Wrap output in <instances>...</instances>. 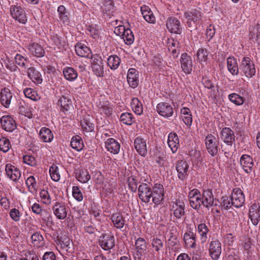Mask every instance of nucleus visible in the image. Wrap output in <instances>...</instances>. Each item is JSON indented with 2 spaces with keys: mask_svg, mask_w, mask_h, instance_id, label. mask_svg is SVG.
<instances>
[{
  "mask_svg": "<svg viewBox=\"0 0 260 260\" xmlns=\"http://www.w3.org/2000/svg\"><path fill=\"white\" fill-rule=\"evenodd\" d=\"M205 143L208 152L212 156H215L218 151V139L211 134H208L206 137Z\"/></svg>",
  "mask_w": 260,
  "mask_h": 260,
  "instance_id": "1",
  "label": "nucleus"
},
{
  "mask_svg": "<svg viewBox=\"0 0 260 260\" xmlns=\"http://www.w3.org/2000/svg\"><path fill=\"white\" fill-rule=\"evenodd\" d=\"M239 68L241 72L247 77H252L255 74L254 64L248 57L243 58Z\"/></svg>",
  "mask_w": 260,
  "mask_h": 260,
  "instance_id": "2",
  "label": "nucleus"
},
{
  "mask_svg": "<svg viewBox=\"0 0 260 260\" xmlns=\"http://www.w3.org/2000/svg\"><path fill=\"white\" fill-rule=\"evenodd\" d=\"M152 190L150 184L144 183L141 184L138 188L140 199L145 203H149L151 199Z\"/></svg>",
  "mask_w": 260,
  "mask_h": 260,
  "instance_id": "3",
  "label": "nucleus"
},
{
  "mask_svg": "<svg viewBox=\"0 0 260 260\" xmlns=\"http://www.w3.org/2000/svg\"><path fill=\"white\" fill-rule=\"evenodd\" d=\"M231 204L236 208L241 207L245 203V196L242 190L235 188L233 190L231 197Z\"/></svg>",
  "mask_w": 260,
  "mask_h": 260,
  "instance_id": "4",
  "label": "nucleus"
},
{
  "mask_svg": "<svg viewBox=\"0 0 260 260\" xmlns=\"http://www.w3.org/2000/svg\"><path fill=\"white\" fill-rule=\"evenodd\" d=\"M10 14L12 17L19 22L25 24L27 21L23 8L18 5H12L10 7Z\"/></svg>",
  "mask_w": 260,
  "mask_h": 260,
  "instance_id": "5",
  "label": "nucleus"
},
{
  "mask_svg": "<svg viewBox=\"0 0 260 260\" xmlns=\"http://www.w3.org/2000/svg\"><path fill=\"white\" fill-rule=\"evenodd\" d=\"M99 244L104 250H110L115 246V239L111 234H102L99 240Z\"/></svg>",
  "mask_w": 260,
  "mask_h": 260,
  "instance_id": "6",
  "label": "nucleus"
},
{
  "mask_svg": "<svg viewBox=\"0 0 260 260\" xmlns=\"http://www.w3.org/2000/svg\"><path fill=\"white\" fill-rule=\"evenodd\" d=\"M156 110L160 116L166 118L172 116L174 114L173 107L166 102L159 103L156 106Z\"/></svg>",
  "mask_w": 260,
  "mask_h": 260,
  "instance_id": "7",
  "label": "nucleus"
},
{
  "mask_svg": "<svg viewBox=\"0 0 260 260\" xmlns=\"http://www.w3.org/2000/svg\"><path fill=\"white\" fill-rule=\"evenodd\" d=\"M151 198L155 205L160 204L164 200V188L160 184H155L152 187Z\"/></svg>",
  "mask_w": 260,
  "mask_h": 260,
  "instance_id": "8",
  "label": "nucleus"
},
{
  "mask_svg": "<svg viewBox=\"0 0 260 260\" xmlns=\"http://www.w3.org/2000/svg\"><path fill=\"white\" fill-rule=\"evenodd\" d=\"M209 253L213 260H218L221 253V244L218 240H212L209 243Z\"/></svg>",
  "mask_w": 260,
  "mask_h": 260,
  "instance_id": "9",
  "label": "nucleus"
},
{
  "mask_svg": "<svg viewBox=\"0 0 260 260\" xmlns=\"http://www.w3.org/2000/svg\"><path fill=\"white\" fill-rule=\"evenodd\" d=\"M188 168L189 165L186 160L181 159L176 161V170L180 180L184 181L187 178Z\"/></svg>",
  "mask_w": 260,
  "mask_h": 260,
  "instance_id": "10",
  "label": "nucleus"
},
{
  "mask_svg": "<svg viewBox=\"0 0 260 260\" xmlns=\"http://www.w3.org/2000/svg\"><path fill=\"white\" fill-rule=\"evenodd\" d=\"M184 17L187 19V24L191 27L193 24L199 21L202 19L201 12L197 9H190L184 13Z\"/></svg>",
  "mask_w": 260,
  "mask_h": 260,
  "instance_id": "11",
  "label": "nucleus"
},
{
  "mask_svg": "<svg viewBox=\"0 0 260 260\" xmlns=\"http://www.w3.org/2000/svg\"><path fill=\"white\" fill-rule=\"evenodd\" d=\"M52 209L57 219L63 220L67 217V210L64 203L56 202L52 206Z\"/></svg>",
  "mask_w": 260,
  "mask_h": 260,
  "instance_id": "12",
  "label": "nucleus"
},
{
  "mask_svg": "<svg viewBox=\"0 0 260 260\" xmlns=\"http://www.w3.org/2000/svg\"><path fill=\"white\" fill-rule=\"evenodd\" d=\"M201 198L202 205L207 208L217 205L218 200L214 198L213 193L210 190H204Z\"/></svg>",
  "mask_w": 260,
  "mask_h": 260,
  "instance_id": "13",
  "label": "nucleus"
},
{
  "mask_svg": "<svg viewBox=\"0 0 260 260\" xmlns=\"http://www.w3.org/2000/svg\"><path fill=\"white\" fill-rule=\"evenodd\" d=\"M248 217L251 223L254 226H256L260 220V205L259 204H253L249 208Z\"/></svg>",
  "mask_w": 260,
  "mask_h": 260,
  "instance_id": "14",
  "label": "nucleus"
},
{
  "mask_svg": "<svg viewBox=\"0 0 260 260\" xmlns=\"http://www.w3.org/2000/svg\"><path fill=\"white\" fill-rule=\"evenodd\" d=\"M221 139L227 145L232 146L235 141V136L233 130L230 128L225 127L220 132Z\"/></svg>",
  "mask_w": 260,
  "mask_h": 260,
  "instance_id": "15",
  "label": "nucleus"
},
{
  "mask_svg": "<svg viewBox=\"0 0 260 260\" xmlns=\"http://www.w3.org/2000/svg\"><path fill=\"white\" fill-rule=\"evenodd\" d=\"M166 26L171 32L180 34L182 31V27L180 22L175 17H170L166 22Z\"/></svg>",
  "mask_w": 260,
  "mask_h": 260,
  "instance_id": "16",
  "label": "nucleus"
},
{
  "mask_svg": "<svg viewBox=\"0 0 260 260\" xmlns=\"http://www.w3.org/2000/svg\"><path fill=\"white\" fill-rule=\"evenodd\" d=\"M3 128L7 132H11L16 128L15 121L10 115H4L1 118Z\"/></svg>",
  "mask_w": 260,
  "mask_h": 260,
  "instance_id": "17",
  "label": "nucleus"
},
{
  "mask_svg": "<svg viewBox=\"0 0 260 260\" xmlns=\"http://www.w3.org/2000/svg\"><path fill=\"white\" fill-rule=\"evenodd\" d=\"M180 63L181 68L185 74L191 73L192 70V61L189 55L186 53H183L181 56Z\"/></svg>",
  "mask_w": 260,
  "mask_h": 260,
  "instance_id": "18",
  "label": "nucleus"
},
{
  "mask_svg": "<svg viewBox=\"0 0 260 260\" xmlns=\"http://www.w3.org/2000/svg\"><path fill=\"white\" fill-rule=\"evenodd\" d=\"M127 81L129 86L136 88L139 85V72L134 68L128 70L127 74Z\"/></svg>",
  "mask_w": 260,
  "mask_h": 260,
  "instance_id": "19",
  "label": "nucleus"
},
{
  "mask_svg": "<svg viewBox=\"0 0 260 260\" xmlns=\"http://www.w3.org/2000/svg\"><path fill=\"white\" fill-rule=\"evenodd\" d=\"M134 146L138 153L142 156L147 153L146 140L140 137H137L134 141Z\"/></svg>",
  "mask_w": 260,
  "mask_h": 260,
  "instance_id": "20",
  "label": "nucleus"
},
{
  "mask_svg": "<svg viewBox=\"0 0 260 260\" xmlns=\"http://www.w3.org/2000/svg\"><path fill=\"white\" fill-rule=\"evenodd\" d=\"M5 171L7 176L13 181L16 182L20 178V171L12 165L7 164L5 167Z\"/></svg>",
  "mask_w": 260,
  "mask_h": 260,
  "instance_id": "21",
  "label": "nucleus"
},
{
  "mask_svg": "<svg viewBox=\"0 0 260 260\" xmlns=\"http://www.w3.org/2000/svg\"><path fill=\"white\" fill-rule=\"evenodd\" d=\"M240 164L246 173H249L252 171L253 161L250 156L246 154L242 155L240 158Z\"/></svg>",
  "mask_w": 260,
  "mask_h": 260,
  "instance_id": "22",
  "label": "nucleus"
},
{
  "mask_svg": "<svg viewBox=\"0 0 260 260\" xmlns=\"http://www.w3.org/2000/svg\"><path fill=\"white\" fill-rule=\"evenodd\" d=\"M167 143L172 152H176L180 145L178 136L175 133L171 132L169 134Z\"/></svg>",
  "mask_w": 260,
  "mask_h": 260,
  "instance_id": "23",
  "label": "nucleus"
},
{
  "mask_svg": "<svg viewBox=\"0 0 260 260\" xmlns=\"http://www.w3.org/2000/svg\"><path fill=\"white\" fill-rule=\"evenodd\" d=\"M135 245L138 253L137 254L138 256V258L141 260V257L147 249V242L144 238L139 237L136 240Z\"/></svg>",
  "mask_w": 260,
  "mask_h": 260,
  "instance_id": "24",
  "label": "nucleus"
},
{
  "mask_svg": "<svg viewBox=\"0 0 260 260\" xmlns=\"http://www.w3.org/2000/svg\"><path fill=\"white\" fill-rule=\"evenodd\" d=\"M13 93L10 90L7 88H4L1 91V103L6 108H8L10 105Z\"/></svg>",
  "mask_w": 260,
  "mask_h": 260,
  "instance_id": "25",
  "label": "nucleus"
},
{
  "mask_svg": "<svg viewBox=\"0 0 260 260\" xmlns=\"http://www.w3.org/2000/svg\"><path fill=\"white\" fill-rule=\"evenodd\" d=\"M185 204L183 202L176 201L172 206L173 215L178 219L181 218L185 214Z\"/></svg>",
  "mask_w": 260,
  "mask_h": 260,
  "instance_id": "26",
  "label": "nucleus"
},
{
  "mask_svg": "<svg viewBox=\"0 0 260 260\" xmlns=\"http://www.w3.org/2000/svg\"><path fill=\"white\" fill-rule=\"evenodd\" d=\"M76 179L82 183H87L91 178L89 171L86 169H77L75 172Z\"/></svg>",
  "mask_w": 260,
  "mask_h": 260,
  "instance_id": "27",
  "label": "nucleus"
},
{
  "mask_svg": "<svg viewBox=\"0 0 260 260\" xmlns=\"http://www.w3.org/2000/svg\"><path fill=\"white\" fill-rule=\"evenodd\" d=\"M105 147L107 150L114 154H117L120 150L119 143L113 138H109L105 142Z\"/></svg>",
  "mask_w": 260,
  "mask_h": 260,
  "instance_id": "28",
  "label": "nucleus"
},
{
  "mask_svg": "<svg viewBox=\"0 0 260 260\" xmlns=\"http://www.w3.org/2000/svg\"><path fill=\"white\" fill-rule=\"evenodd\" d=\"M58 105L63 111H68L73 108L72 101L68 95H62L58 101Z\"/></svg>",
  "mask_w": 260,
  "mask_h": 260,
  "instance_id": "29",
  "label": "nucleus"
},
{
  "mask_svg": "<svg viewBox=\"0 0 260 260\" xmlns=\"http://www.w3.org/2000/svg\"><path fill=\"white\" fill-rule=\"evenodd\" d=\"M28 49L31 54L37 57L44 56L45 52L42 47L38 43H31L28 46Z\"/></svg>",
  "mask_w": 260,
  "mask_h": 260,
  "instance_id": "30",
  "label": "nucleus"
},
{
  "mask_svg": "<svg viewBox=\"0 0 260 260\" xmlns=\"http://www.w3.org/2000/svg\"><path fill=\"white\" fill-rule=\"evenodd\" d=\"M227 68L228 71L233 75H238L239 74V68L236 58L233 56H230L226 59Z\"/></svg>",
  "mask_w": 260,
  "mask_h": 260,
  "instance_id": "31",
  "label": "nucleus"
},
{
  "mask_svg": "<svg viewBox=\"0 0 260 260\" xmlns=\"http://www.w3.org/2000/svg\"><path fill=\"white\" fill-rule=\"evenodd\" d=\"M111 219L114 225L117 229H122L125 224V220L122 214L119 213L113 214L111 215Z\"/></svg>",
  "mask_w": 260,
  "mask_h": 260,
  "instance_id": "32",
  "label": "nucleus"
},
{
  "mask_svg": "<svg viewBox=\"0 0 260 260\" xmlns=\"http://www.w3.org/2000/svg\"><path fill=\"white\" fill-rule=\"evenodd\" d=\"M141 11L145 20L150 23H154L155 17L150 9L146 6H143L141 8Z\"/></svg>",
  "mask_w": 260,
  "mask_h": 260,
  "instance_id": "33",
  "label": "nucleus"
},
{
  "mask_svg": "<svg viewBox=\"0 0 260 260\" xmlns=\"http://www.w3.org/2000/svg\"><path fill=\"white\" fill-rule=\"evenodd\" d=\"M183 240L187 246L194 248L196 246V236L192 231L186 232L183 236Z\"/></svg>",
  "mask_w": 260,
  "mask_h": 260,
  "instance_id": "34",
  "label": "nucleus"
},
{
  "mask_svg": "<svg viewBox=\"0 0 260 260\" xmlns=\"http://www.w3.org/2000/svg\"><path fill=\"white\" fill-rule=\"evenodd\" d=\"M64 77L69 81H73L78 77V73L73 68L66 67L63 70Z\"/></svg>",
  "mask_w": 260,
  "mask_h": 260,
  "instance_id": "35",
  "label": "nucleus"
},
{
  "mask_svg": "<svg viewBox=\"0 0 260 260\" xmlns=\"http://www.w3.org/2000/svg\"><path fill=\"white\" fill-rule=\"evenodd\" d=\"M39 136L44 142H50L53 139V135L51 131L46 127L41 128L39 132Z\"/></svg>",
  "mask_w": 260,
  "mask_h": 260,
  "instance_id": "36",
  "label": "nucleus"
},
{
  "mask_svg": "<svg viewBox=\"0 0 260 260\" xmlns=\"http://www.w3.org/2000/svg\"><path fill=\"white\" fill-rule=\"evenodd\" d=\"M75 51L78 55L88 57L90 53V50L86 45L81 43H77L75 46Z\"/></svg>",
  "mask_w": 260,
  "mask_h": 260,
  "instance_id": "37",
  "label": "nucleus"
},
{
  "mask_svg": "<svg viewBox=\"0 0 260 260\" xmlns=\"http://www.w3.org/2000/svg\"><path fill=\"white\" fill-rule=\"evenodd\" d=\"M70 145L72 148L78 151H81L84 147L83 141L82 138L78 135L73 137Z\"/></svg>",
  "mask_w": 260,
  "mask_h": 260,
  "instance_id": "38",
  "label": "nucleus"
},
{
  "mask_svg": "<svg viewBox=\"0 0 260 260\" xmlns=\"http://www.w3.org/2000/svg\"><path fill=\"white\" fill-rule=\"evenodd\" d=\"M151 246L154 249V252L159 255L164 249L163 240L158 238L154 237L151 241Z\"/></svg>",
  "mask_w": 260,
  "mask_h": 260,
  "instance_id": "39",
  "label": "nucleus"
},
{
  "mask_svg": "<svg viewBox=\"0 0 260 260\" xmlns=\"http://www.w3.org/2000/svg\"><path fill=\"white\" fill-rule=\"evenodd\" d=\"M28 76L34 82L36 81L38 83H41L42 82V75L40 73L35 69V68L31 67L28 69Z\"/></svg>",
  "mask_w": 260,
  "mask_h": 260,
  "instance_id": "40",
  "label": "nucleus"
},
{
  "mask_svg": "<svg viewBox=\"0 0 260 260\" xmlns=\"http://www.w3.org/2000/svg\"><path fill=\"white\" fill-rule=\"evenodd\" d=\"M181 113L184 123L187 126H190L192 122V117L190 110L184 107L181 109Z\"/></svg>",
  "mask_w": 260,
  "mask_h": 260,
  "instance_id": "41",
  "label": "nucleus"
},
{
  "mask_svg": "<svg viewBox=\"0 0 260 260\" xmlns=\"http://www.w3.org/2000/svg\"><path fill=\"white\" fill-rule=\"evenodd\" d=\"M131 106L133 111L137 115H140L143 113V108L141 102L137 98H133Z\"/></svg>",
  "mask_w": 260,
  "mask_h": 260,
  "instance_id": "42",
  "label": "nucleus"
},
{
  "mask_svg": "<svg viewBox=\"0 0 260 260\" xmlns=\"http://www.w3.org/2000/svg\"><path fill=\"white\" fill-rule=\"evenodd\" d=\"M31 242L34 246L37 247H43L44 245V241L43 236L39 233L36 232L31 236Z\"/></svg>",
  "mask_w": 260,
  "mask_h": 260,
  "instance_id": "43",
  "label": "nucleus"
},
{
  "mask_svg": "<svg viewBox=\"0 0 260 260\" xmlns=\"http://www.w3.org/2000/svg\"><path fill=\"white\" fill-rule=\"evenodd\" d=\"M120 63V58L116 55H112L109 57L107 60L108 66L112 70H116Z\"/></svg>",
  "mask_w": 260,
  "mask_h": 260,
  "instance_id": "44",
  "label": "nucleus"
},
{
  "mask_svg": "<svg viewBox=\"0 0 260 260\" xmlns=\"http://www.w3.org/2000/svg\"><path fill=\"white\" fill-rule=\"evenodd\" d=\"M198 231L201 236V240L202 243L206 242L207 234L209 231L208 228L205 223H200L198 226Z\"/></svg>",
  "mask_w": 260,
  "mask_h": 260,
  "instance_id": "45",
  "label": "nucleus"
},
{
  "mask_svg": "<svg viewBox=\"0 0 260 260\" xmlns=\"http://www.w3.org/2000/svg\"><path fill=\"white\" fill-rule=\"evenodd\" d=\"M92 69L94 74L98 77H102L104 74L103 63L100 61L99 63L95 61L92 64Z\"/></svg>",
  "mask_w": 260,
  "mask_h": 260,
  "instance_id": "46",
  "label": "nucleus"
},
{
  "mask_svg": "<svg viewBox=\"0 0 260 260\" xmlns=\"http://www.w3.org/2000/svg\"><path fill=\"white\" fill-rule=\"evenodd\" d=\"M102 9L104 13H112L114 11L113 1L112 0H104Z\"/></svg>",
  "mask_w": 260,
  "mask_h": 260,
  "instance_id": "47",
  "label": "nucleus"
},
{
  "mask_svg": "<svg viewBox=\"0 0 260 260\" xmlns=\"http://www.w3.org/2000/svg\"><path fill=\"white\" fill-rule=\"evenodd\" d=\"M81 125L82 129L84 132H91L93 131L94 128V125L91 123L89 120L87 119H83L81 121Z\"/></svg>",
  "mask_w": 260,
  "mask_h": 260,
  "instance_id": "48",
  "label": "nucleus"
},
{
  "mask_svg": "<svg viewBox=\"0 0 260 260\" xmlns=\"http://www.w3.org/2000/svg\"><path fill=\"white\" fill-rule=\"evenodd\" d=\"M40 196L41 201L43 204L46 205L51 204L52 198L47 190L45 189L42 190L40 192Z\"/></svg>",
  "mask_w": 260,
  "mask_h": 260,
  "instance_id": "49",
  "label": "nucleus"
},
{
  "mask_svg": "<svg viewBox=\"0 0 260 260\" xmlns=\"http://www.w3.org/2000/svg\"><path fill=\"white\" fill-rule=\"evenodd\" d=\"M122 38L123 39L125 43L127 45H131L133 43L134 41V36L132 31L128 28H126Z\"/></svg>",
  "mask_w": 260,
  "mask_h": 260,
  "instance_id": "50",
  "label": "nucleus"
},
{
  "mask_svg": "<svg viewBox=\"0 0 260 260\" xmlns=\"http://www.w3.org/2000/svg\"><path fill=\"white\" fill-rule=\"evenodd\" d=\"M23 93L25 96L34 101H37L40 99L37 92L30 88H27L24 89Z\"/></svg>",
  "mask_w": 260,
  "mask_h": 260,
  "instance_id": "51",
  "label": "nucleus"
},
{
  "mask_svg": "<svg viewBox=\"0 0 260 260\" xmlns=\"http://www.w3.org/2000/svg\"><path fill=\"white\" fill-rule=\"evenodd\" d=\"M134 117L132 113L125 112L120 116V120L124 124L131 125L133 124Z\"/></svg>",
  "mask_w": 260,
  "mask_h": 260,
  "instance_id": "52",
  "label": "nucleus"
},
{
  "mask_svg": "<svg viewBox=\"0 0 260 260\" xmlns=\"http://www.w3.org/2000/svg\"><path fill=\"white\" fill-rule=\"evenodd\" d=\"M230 101L237 105H242L244 103V99L239 94L233 93L229 95Z\"/></svg>",
  "mask_w": 260,
  "mask_h": 260,
  "instance_id": "53",
  "label": "nucleus"
},
{
  "mask_svg": "<svg viewBox=\"0 0 260 260\" xmlns=\"http://www.w3.org/2000/svg\"><path fill=\"white\" fill-rule=\"evenodd\" d=\"M11 145L9 139L5 137L0 139V150L4 152H8L11 148Z\"/></svg>",
  "mask_w": 260,
  "mask_h": 260,
  "instance_id": "54",
  "label": "nucleus"
},
{
  "mask_svg": "<svg viewBox=\"0 0 260 260\" xmlns=\"http://www.w3.org/2000/svg\"><path fill=\"white\" fill-rule=\"evenodd\" d=\"M209 52L205 48H200L197 53V56L199 61H205L208 59Z\"/></svg>",
  "mask_w": 260,
  "mask_h": 260,
  "instance_id": "55",
  "label": "nucleus"
},
{
  "mask_svg": "<svg viewBox=\"0 0 260 260\" xmlns=\"http://www.w3.org/2000/svg\"><path fill=\"white\" fill-rule=\"evenodd\" d=\"M49 173L50 176L54 181H58L60 179V174L58 170V168L56 166H52L49 169Z\"/></svg>",
  "mask_w": 260,
  "mask_h": 260,
  "instance_id": "56",
  "label": "nucleus"
},
{
  "mask_svg": "<svg viewBox=\"0 0 260 260\" xmlns=\"http://www.w3.org/2000/svg\"><path fill=\"white\" fill-rule=\"evenodd\" d=\"M128 187L132 192H135L137 189L138 181L136 178L133 176L128 178L127 179Z\"/></svg>",
  "mask_w": 260,
  "mask_h": 260,
  "instance_id": "57",
  "label": "nucleus"
},
{
  "mask_svg": "<svg viewBox=\"0 0 260 260\" xmlns=\"http://www.w3.org/2000/svg\"><path fill=\"white\" fill-rule=\"evenodd\" d=\"M26 184L29 190L31 191L36 190L37 189V183L33 176H31L27 179L26 180Z\"/></svg>",
  "mask_w": 260,
  "mask_h": 260,
  "instance_id": "58",
  "label": "nucleus"
},
{
  "mask_svg": "<svg viewBox=\"0 0 260 260\" xmlns=\"http://www.w3.org/2000/svg\"><path fill=\"white\" fill-rule=\"evenodd\" d=\"M58 243L61 245L63 248H70L72 242L70 239L67 236H61L58 239Z\"/></svg>",
  "mask_w": 260,
  "mask_h": 260,
  "instance_id": "59",
  "label": "nucleus"
},
{
  "mask_svg": "<svg viewBox=\"0 0 260 260\" xmlns=\"http://www.w3.org/2000/svg\"><path fill=\"white\" fill-rule=\"evenodd\" d=\"M202 203L201 194L197 197L196 198H193L192 199L189 200V204L190 206L194 209H198L201 207V203Z\"/></svg>",
  "mask_w": 260,
  "mask_h": 260,
  "instance_id": "60",
  "label": "nucleus"
},
{
  "mask_svg": "<svg viewBox=\"0 0 260 260\" xmlns=\"http://www.w3.org/2000/svg\"><path fill=\"white\" fill-rule=\"evenodd\" d=\"M72 194L73 197L78 201H81L83 200V195L78 186H74L72 188Z\"/></svg>",
  "mask_w": 260,
  "mask_h": 260,
  "instance_id": "61",
  "label": "nucleus"
},
{
  "mask_svg": "<svg viewBox=\"0 0 260 260\" xmlns=\"http://www.w3.org/2000/svg\"><path fill=\"white\" fill-rule=\"evenodd\" d=\"M57 11L59 13V18L63 21H67L68 19L67 12L66 11V8L62 5L58 7Z\"/></svg>",
  "mask_w": 260,
  "mask_h": 260,
  "instance_id": "62",
  "label": "nucleus"
},
{
  "mask_svg": "<svg viewBox=\"0 0 260 260\" xmlns=\"http://www.w3.org/2000/svg\"><path fill=\"white\" fill-rule=\"evenodd\" d=\"M231 198H229L228 197L224 196L221 198V206L222 208L228 210L229 209L231 205Z\"/></svg>",
  "mask_w": 260,
  "mask_h": 260,
  "instance_id": "63",
  "label": "nucleus"
},
{
  "mask_svg": "<svg viewBox=\"0 0 260 260\" xmlns=\"http://www.w3.org/2000/svg\"><path fill=\"white\" fill-rule=\"evenodd\" d=\"M23 162L31 166L36 165V161L35 158L32 155H26L23 156Z\"/></svg>",
  "mask_w": 260,
  "mask_h": 260,
  "instance_id": "64",
  "label": "nucleus"
}]
</instances>
